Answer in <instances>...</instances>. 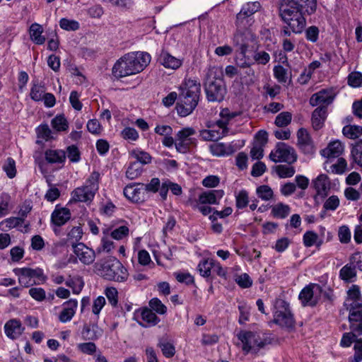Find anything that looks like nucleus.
Instances as JSON below:
<instances>
[{
	"mask_svg": "<svg viewBox=\"0 0 362 362\" xmlns=\"http://www.w3.org/2000/svg\"><path fill=\"white\" fill-rule=\"evenodd\" d=\"M151 56L146 52H132L121 57L112 67V74L117 78L136 74L149 64Z\"/></svg>",
	"mask_w": 362,
	"mask_h": 362,
	"instance_id": "obj_1",
	"label": "nucleus"
},
{
	"mask_svg": "<svg viewBox=\"0 0 362 362\" xmlns=\"http://www.w3.org/2000/svg\"><path fill=\"white\" fill-rule=\"evenodd\" d=\"M200 94V83L195 79H185L180 87L176 104L178 115L181 117L190 115L198 105Z\"/></svg>",
	"mask_w": 362,
	"mask_h": 362,
	"instance_id": "obj_2",
	"label": "nucleus"
},
{
	"mask_svg": "<svg viewBox=\"0 0 362 362\" xmlns=\"http://www.w3.org/2000/svg\"><path fill=\"white\" fill-rule=\"evenodd\" d=\"M279 16L295 34L302 33L305 28L306 16L308 15L305 7L280 2Z\"/></svg>",
	"mask_w": 362,
	"mask_h": 362,
	"instance_id": "obj_3",
	"label": "nucleus"
},
{
	"mask_svg": "<svg viewBox=\"0 0 362 362\" xmlns=\"http://www.w3.org/2000/svg\"><path fill=\"white\" fill-rule=\"evenodd\" d=\"M204 88L208 102L220 103L224 100L227 93V88L221 72H217L214 69H209Z\"/></svg>",
	"mask_w": 362,
	"mask_h": 362,
	"instance_id": "obj_4",
	"label": "nucleus"
},
{
	"mask_svg": "<svg viewBox=\"0 0 362 362\" xmlns=\"http://www.w3.org/2000/svg\"><path fill=\"white\" fill-rule=\"evenodd\" d=\"M238 337L243 343V350L246 354L249 352L257 354L261 349L272 344L273 341L269 335H260L251 331L241 332L238 334Z\"/></svg>",
	"mask_w": 362,
	"mask_h": 362,
	"instance_id": "obj_5",
	"label": "nucleus"
},
{
	"mask_svg": "<svg viewBox=\"0 0 362 362\" xmlns=\"http://www.w3.org/2000/svg\"><path fill=\"white\" fill-rule=\"evenodd\" d=\"M99 173L93 172L83 186L76 187L71 192V201L74 202H91L99 189Z\"/></svg>",
	"mask_w": 362,
	"mask_h": 362,
	"instance_id": "obj_6",
	"label": "nucleus"
},
{
	"mask_svg": "<svg viewBox=\"0 0 362 362\" xmlns=\"http://www.w3.org/2000/svg\"><path fill=\"white\" fill-rule=\"evenodd\" d=\"M100 274L105 279L117 282H124L129 276L127 269L115 257L107 259L101 265Z\"/></svg>",
	"mask_w": 362,
	"mask_h": 362,
	"instance_id": "obj_7",
	"label": "nucleus"
},
{
	"mask_svg": "<svg viewBox=\"0 0 362 362\" xmlns=\"http://www.w3.org/2000/svg\"><path fill=\"white\" fill-rule=\"evenodd\" d=\"M14 274L18 276V283L24 288L40 284L45 282L47 276L44 274L42 269L37 267L32 269L29 267L16 268Z\"/></svg>",
	"mask_w": 362,
	"mask_h": 362,
	"instance_id": "obj_8",
	"label": "nucleus"
},
{
	"mask_svg": "<svg viewBox=\"0 0 362 362\" xmlns=\"http://www.w3.org/2000/svg\"><path fill=\"white\" fill-rule=\"evenodd\" d=\"M261 8L259 1H252L245 4L240 12L236 15V28H250L254 23V14Z\"/></svg>",
	"mask_w": 362,
	"mask_h": 362,
	"instance_id": "obj_9",
	"label": "nucleus"
},
{
	"mask_svg": "<svg viewBox=\"0 0 362 362\" xmlns=\"http://www.w3.org/2000/svg\"><path fill=\"white\" fill-rule=\"evenodd\" d=\"M275 308L276 310L274 315V323L282 327H293L295 321L288 303L282 299H278L276 300Z\"/></svg>",
	"mask_w": 362,
	"mask_h": 362,
	"instance_id": "obj_10",
	"label": "nucleus"
},
{
	"mask_svg": "<svg viewBox=\"0 0 362 362\" xmlns=\"http://www.w3.org/2000/svg\"><path fill=\"white\" fill-rule=\"evenodd\" d=\"M269 158L274 163L292 164L296 161L297 155L293 148L285 143L279 142L275 149L270 153Z\"/></svg>",
	"mask_w": 362,
	"mask_h": 362,
	"instance_id": "obj_11",
	"label": "nucleus"
},
{
	"mask_svg": "<svg viewBox=\"0 0 362 362\" xmlns=\"http://www.w3.org/2000/svg\"><path fill=\"white\" fill-rule=\"evenodd\" d=\"M322 288L317 284H310L303 288L298 298L303 306H315L321 298Z\"/></svg>",
	"mask_w": 362,
	"mask_h": 362,
	"instance_id": "obj_12",
	"label": "nucleus"
},
{
	"mask_svg": "<svg viewBox=\"0 0 362 362\" xmlns=\"http://www.w3.org/2000/svg\"><path fill=\"white\" fill-rule=\"evenodd\" d=\"M255 35L250 30V28H237L234 33L233 42V45L238 47L240 54L245 57L250 42H253Z\"/></svg>",
	"mask_w": 362,
	"mask_h": 362,
	"instance_id": "obj_13",
	"label": "nucleus"
},
{
	"mask_svg": "<svg viewBox=\"0 0 362 362\" xmlns=\"http://www.w3.org/2000/svg\"><path fill=\"white\" fill-rule=\"evenodd\" d=\"M359 335L357 332L351 330L350 332L344 333L341 339L340 344L344 347H349L353 341H355L354 346L355 354L351 360L352 362L362 361V339H356V337Z\"/></svg>",
	"mask_w": 362,
	"mask_h": 362,
	"instance_id": "obj_14",
	"label": "nucleus"
},
{
	"mask_svg": "<svg viewBox=\"0 0 362 362\" xmlns=\"http://www.w3.org/2000/svg\"><path fill=\"white\" fill-rule=\"evenodd\" d=\"M349 328L362 334V304L358 302H353L351 304L349 315Z\"/></svg>",
	"mask_w": 362,
	"mask_h": 362,
	"instance_id": "obj_15",
	"label": "nucleus"
},
{
	"mask_svg": "<svg viewBox=\"0 0 362 362\" xmlns=\"http://www.w3.org/2000/svg\"><path fill=\"white\" fill-rule=\"evenodd\" d=\"M298 145L301 151L306 155H313L315 148L310 134L305 129L300 128L297 133Z\"/></svg>",
	"mask_w": 362,
	"mask_h": 362,
	"instance_id": "obj_16",
	"label": "nucleus"
},
{
	"mask_svg": "<svg viewBox=\"0 0 362 362\" xmlns=\"http://www.w3.org/2000/svg\"><path fill=\"white\" fill-rule=\"evenodd\" d=\"M144 185L134 183L126 186L124 189V195L133 202L139 203L144 200Z\"/></svg>",
	"mask_w": 362,
	"mask_h": 362,
	"instance_id": "obj_17",
	"label": "nucleus"
},
{
	"mask_svg": "<svg viewBox=\"0 0 362 362\" xmlns=\"http://www.w3.org/2000/svg\"><path fill=\"white\" fill-rule=\"evenodd\" d=\"M74 252L80 262L84 264L89 265L92 264L95 259V251L83 243H78L74 245Z\"/></svg>",
	"mask_w": 362,
	"mask_h": 362,
	"instance_id": "obj_18",
	"label": "nucleus"
},
{
	"mask_svg": "<svg viewBox=\"0 0 362 362\" xmlns=\"http://www.w3.org/2000/svg\"><path fill=\"white\" fill-rule=\"evenodd\" d=\"M24 331L21 322L18 319H11L7 321L4 325L6 335L11 339L18 338Z\"/></svg>",
	"mask_w": 362,
	"mask_h": 362,
	"instance_id": "obj_19",
	"label": "nucleus"
},
{
	"mask_svg": "<svg viewBox=\"0 0 362 362\" xmlns=\"http://www.w3.org/2000/svg\"><path fill=\"white\" fill-rule=\"evenodd\" d=\"M70 218V210L66 207H59V206H56L51 215V221L57 226L64 225Z\"/></svg>",
	"mask_w": 362,
	"mask_h": 362,
	"instance_id": "obj_20",
	"label": "nucleus"
},
{
	"mask_svg": "<svg viewBox=\"0 0 362 362\" xmlns=\"http://www.w3.org/2000/svg\"><path fill=\"white\" fill-rule=\"evenodd\" d=\"M223 195L224 192L222 189H213L202 192L199 196V204H217Z\"/></svg>",
	"mask_w": 362,
	"mask_h": 362,
	"instance_id": "obj_21",
	"label": "nucleus"
},
{
	"mask_svg": "<svg viewBox=\"0 0 362 362\" xmlns=\"http://www.w3.org/2000/svg\"><path fill=\"white\" fill-rule=\"evenodd\" d=\"M313 184L317 195L322 197L327 196L328 192L330 189V181L327 175H319L313 180Z\"/></svg>",
	"mask_w": 362,
	"mask_h": 362,
	"instance_id": "obj_22",
	"label": "nucleus"
},
{
	"mask_svg": "<svg viewBox=\"0 0 362 362\" xmlns=\"http://www.w3.org/2000/svg\"><path fill=\"white\" fill-rule=\"evenodd\" d=\"M334 96L331 90L322 89L313 94L310 99V104L313 106H317L320 104L329 105L332 103Z\"/></svg>",
	"mask_w": 362,
	"mask_h": 362,
	"instance_id": "obj_23",
	"label": "nucleus"
},
{
	"mask_svg": "<svg viewBox=\"0 0 362 362\" xmlns=\"http://www.w3.org/2000/svg\"><path fill=\"white\" fill-rule=\"evenodd\" d=\"M78 306L76 300L70 299L63 303V309L59 314V320L62 322L70 321L75 315Z\"/></svg>",
	"mask_w": 362,
	"mask_h": 362,
	"instance_id": "obj_24",
	"label": "nucleus"
},
{
	"mask_svg": "<svg viewBox=\"0 0 362 362\" xmlns=\"http://www.w3.org/2000/svg\"><path fill=\"white\" fill-rule=\"evenodd\" d=\"M158 62L165 68L171 69H177L182 64V59L175 57L163 50L160 54Z\"/></svg>",
	"mask_w": 362,
	"mask_h": 362,
	"instance_id": "obj_25",
	"label": "nucleus"
},
{
	"mask_svg": "<svg viewBox=\"0 0 362 362\" xmlns=\"http://www.w3.org/2000/svg\"><path fill=\"white\" fill-rule=\"evenodd\" d=\"M103 331L97 324H85L81 332L82 339L85 341H95L102 336Z\"/></svg>",
	"mask_w": 362,
	"mask_h": 362,
	"instance_id": "obj_26",
	"label": "nucleus"
},
{
	"mask_svg": "<svg viewBox=\"0 0 362 362\" xmlns=\"http://www.w3.org/2000/svg\"><path fill=\"white\" fill-rule=\"evenodd\" d=\"M344 151L342 144L338 141L330 142L327 147L321 151V155L326 158H337Z\"/></svg>",
	"mask_w": 362,
	"mask_h": 362,
	"instance_id": "obj_27",
	"label": "nucleus"
},
{
	"mask_svg": "<svg viewBox=\"0 0 362 362\" xmlns=\"http://www.w3.org/2000/svg\"><path fill=\"white\" fill-rule=\"evenodd\" d=\"M327 117L326 106L317 107L312 114V125L315 130L321 129Z\"/></svg>",
	"mask_w": 362,
	"mask_h": 362,
	"instance_id": "obj_28",
	"label": "nucleus"
},
{
	"mask_svg": "<svg viewBox=\"0 0 362 362\" xmlns=\"http://www.w3.org/2000/svg\"><path fill=\"white\" fill-rule=\"evenodd\" d=\"M280 2L305 7L309 16L313 14L317 9V0H281Z\"/></svg>",
	"mask_w": 362,
	"mask_h": 362,
	"instance_id": "obj_29",
	"label": "nucleus"
},
{
	"mask_svg": "<svg viewBox=\"0 0 362 362\" xmlns=\"http://www.w3.org/2000/svg\"><path fill=\"white\" fill-rule=\"evenodd\" d=\"M45 160L48 163H64L66 160V152L63 150L48 149L45 153Z\"/></svg>",
	"mask_w": 362,
	"mask_h": 362,
	"instance_id": "obj_30",
	"label": "nucleus"
},
{
	"mask_svg": "<svg viewBox=\"0 0 362 362\" xmlns=\"http://www.w3.org/2000/svg\"><path fill=\"white\" fill-rule=\"evenodd\" d=\"M82 228L81 226H74L68 232L65 243L67 245L70 244L74 248V245L79 243L78 241L82 238Z\"/></svg>",
	"mask_w": 362,
	"mask_h": 362,
	"instance_id": "obj_31",
	"label": "nucleus"
},
{
	"mask_svg": "<svg viewBox=\"0 0 362 362\" xmlns=\"http://www.w3.org/2000/svg\"><path fill=\"white\" fill-rule=\"evenodd\" d=\"M43 28L38 23H33L30 27V35L31 40L37 45H42L45 42V37L42 35Z\"/></svg>",
	"mask_w": 362,
	"mask_h": 362,
	"instance_id": "obj_32",
	"label": "nucleus"
},
{
	"mask_svg": "<svg viewBox=\"0 0 362 362\" xmlns=\"http://www.w3.org/2000/svg\"><path fill=\"white\" fill-rule=\"evenodd\" d=\"M356 276V266L350 264H346L339 271V277L346 282H353Z\"/></svg>",
	"mask_w": 362,
	"mask_h": 362,
	"instance_id": "obj_33",
	"label": "nucleus"
},
{
	"mask_svg": "<svg viewBox=\"0 0 362 362\" xmlns=\"http://www.w3.org/2000/svg\"><path fill=\"white\" fill-rule=\"evenodd\" d=\"M290 212V206L283 203H278L272 207V214L277 218H285Z\"/></svg>",
	"mask_w": 362,
	"mask_h": 362,
	"instance_id": "obj_34",
	"label": "nucleus"
},
{
	"mask_svg": "<svg viewBox=\"0 0 362 362\" xmlns=\"http://www.w3.org/2000/svg\"><path fill=\"white\" fill-rule=\"evenodd\" d=\"M210 152L216 156L229 155L233 153L234 150L231 146L228 148L223 143H215L210 146Z\"/></svg>",
	"mask_w": 362,
	"mask_h": 362,
	"instance_id": "obj_35",
	"label": "nucleus"
},
{
	"mask_svg": "<svg viewBox=\"0 0 362 362\" xmlns=\"http://www.w3.org/2000/svg\"><path fill=\"white\" fill-rule=\"evenodd\" d=\"M213 260L214 259L208 258L199 263L197 269L201 276L207 278L212 276Z\"/></svg>",
	"mask_w": 362,
	"mask_h": 362,
	"instance_id": "obj_36",
	"label": "nucleus"
},
{
	"mask_svg": "<svg viewBox=\"0 0 362 362\" xmlns=\"http://www.w3.org/2000/svg\"><path fill=\"white\" fill-rule=\"evenodd\" d=\"M290 165H278L274 166V169L280 178L291 177L294 175L296 170Z\"/></svg>",
	"mask_w": 362,
	"mask_h": 362,
	"instance_id": "obj_37",
	"label": "nucleus"
},
{
	"mask_svg": "<svg viewBox=\"0 0 362 362\" xmlns=\"http://www.w3.org/2000/svg\"><path fill=\"white\" fill-rule=\"evenodd\" d=\"M342 133L350 139H356L362 135V127L358 125H346L343 127Z\"/></svg>",
	"mask_w": 362,
	"mask_h": 362,
	"instance_id": "obj_38",
	"label": "nucleus"
},
{
	"mask_svg": "<svg viewBox=\"0 0 362 362\" xmlns=\"http://www.w3.org/2000/svg\"><path fill=\"white\" fill-rule=\"evenodd\" d=\"M23 223V218L19 217H10L0 222V230L6 231L16 228Z\"/></svg>",
	"mask_w": 362,
	"mask_h": 362,
	"instance_id": "obj_39",
	"label": "nucleus"
},
{
	"mask_svg": "<svg viewBox=\"0 0 362 362\" xmlns=\"http://www.w3.org/2000/svg\"><path fill=\"white\" fill-rule=\"evenodd\" d=\"M130 155L138 161V163H140L144 165L150 163L152 160V157L148 153L139 149L132 150Z\"/></svg>",
	"mask_w": 362,
	"mask_h": 362,
	"instance_id": "obj_40",
	"label": "nucleus"
},
{
	"mask_svg": "<svg viewBox=\"0 0 362 362\" xmlns=\"http://www.w3.org/2000/svg\"><path fill=\"white\" fill-rule=\"evenodd\" d=\"M51 124L53 129L57 132L66 131L68 129V122L63 115H57L51 121Z\"/></svg>",
	"mask_w": 362,
	"mask_h": 362,
	"instance_id": "obj_41",
	"label": "nucleus"
},
{
	"mask_svg": "<svg viewBox=\"0 0 362 362\" xmlns=\"http://www.w3.org/2000/svg\"><path fill=\"white\" fill-rule=\"evenodd\" d=\"M141 318L148 325H156L160 322V319L149 308H145L141 312Z\"/></svg>",
	"mask_w": 362,
	"mask_h": 362,
	"instance_id": "obj_42",
	"label": "nucleus"
},
{
	"mask_svg": "<svg viewBox=\"0 0 362 362\" xmlns=\"http://www.w3.org/2000/svg\"><path fill=\"white\" fill-rule=\"evenodd\" d=\"M351 153L354 162L362 167V140H359L352 145Z\"/></svg>",
	"mask_w": 362,
	"mask_h": 362,
	"instance_id": "obj_43",
	"label": "nucleus"
},
{
	"mask_svg": "<svg viewBox=\"0 0 362 362\" xmlns=\"http://www.w3.org/2000/svg\"><path fill=\"white\" fill-rule=\"evenodd\" d=\"M65 284L72 289L74 294H78L84 286L83 281L81 277L69 279L66 281Z\"/></svg>",
	"mask_w": 362,
	"mask_h": 362,
	"instance_id": "obj_44",
	"label": "nucleus"
},
{
	"mask_svg": "<svg viewBox=\"0 0 362 362\" xmlns=\"http://www.w3.org/2000/svg\"><path fill=\"white\" fill-rule=\"evenodd\" d=\"M195 132V130L192 127L184 128L177 133L176 141L193 143V139L190 138V136L194 135Z\"/></svg>",
	"mask_w": 362,
	"mask_h": 362,
	"instance_id": "obj_45",
	"label": "nucleus"
},
{
	"mask_svg": "<svg viewBox=\"0 0 362 362\" xmlns=\"http://www.w3.org/2000/svg\"><path fill=\"white\" fill-rule=\"evenodd\" d=\"M256 192L258 197L264 201L270 200L274 195V192L272 188L269 186L265 185L258 187L256 189Z\"/></svg>",
	"mask_w": 362,
	"mask_h": 362,
	"instance_id": "obj_46",
	"label": "nucleus"
},
{
	"mask_svg": "<svg viewBox=\"0 0 362 362\" xmlns=\"http://www.w3.org/2000/svg\"><path fill=\"white\" fill-rule=\"evenodd\" d=\"M292 119V114L289 112L279 113L275 119V124L279 127H284L288 125Z\"/></svg>",
	"mask_w": 362,
	"mask_h": 362,
	"instance_id": "obj_47",
	"label": "nucleus"
},
{
	"mask_svg": "<svg viewBox=\"0 0 362 362\" xmlns=\"http://www.w3.org/2000/svg\"><path fill=\"white\" fill-rule=\"evenodd\" d=\"M142 168L138 162H134L129 165L127 171L126 176L129 180H134L141 175Z\"/></svg>",
	"mask_w": 362,
	"mask_h": 362,
	"instance_id": "obj_48",
	"label": "nucleus"
},
{
	"mask_svg": "<svg viewBox=\"0 0 362 362\" xmlns=\"http://www.w3.org/2000/svg\"><path fill=\"white\" fill-rule=\"evenodd\" d=\"M249 203V196L246 190H240L235 195V204L238 209H244Z\"/></svg>",
	"mask_w": 362,
	"mask_h": 362,
	"instance_id": "obj_49",
	"label": "nucleus"
},
{
	"mask_svg": "<svg viewBox=\"0 0 362 362\" xmlns=\"http://www.w3.org/2000/svg\"><path fill=\"white\" fill-rule=\"evenodd\" d=\"M45 87L39 84H34L30 90V98L35 101H40L42 99L45 93Z\"/></svg>",
	"mask_w": 362,
	"mask_h": 362,
	"instance_id": "obj_50",
	"label": "nucleus"
},
{
	"mask_svg": "<svg viewBox=\"0 0 362 362\" xmlns=\"http://www.w3.org/2000/svg\"><path fill=\"white\" fill-rule=\"evenodd\" d=\"M158 345L160 348L163 356L166 358H171L175 355V348L171 343L160 341Z\"/></svg>",
	"mask_w": 362,
	"mask_h": 362,
	"instance_id": "obj_51",
	"label": "nucleus"
},
{
	"mask_svg": "<svg viewBox=\"0 0 362 362\" xmlns=\"http://www.w3.org/2000/svg\"><path fill=\"white\" fill-rule=\"evenodd\" d=\"M287 75V69L281 65H277L274 67V76L279 83H286L288 81Z\"/></svg>",
	"mask_w": 362,
	"mask_h": 362,
	"instance_id": "obj_52",
	"label": "nucleus"
},
{
	"mask_svg": "<svg viewBox=\"0 0 362 362\" xmlns=\"http://www.w3.org/2000/svg\"><path fill=\"white\" fill-rule=\"evenodd\" d=\"M36 133L39 139H42L45 141L52 139V131L47 124H40L36 129Z\"/></svg>",
	"mask_w": 362,
	"mask_h": 362,
	"instance_id": "obj_53",
	"label": "nucleus"
},
{
	"mask_svg": "<svg viewBox=\"0 0 362 362\" xmlns=\"http://www.w3.org/2000/svg\"><path fill=\"white\" fill-rule=\"evenodd\" d=\"M3 169L9 178H13L16 175L15 160L12 158H8L3 165Z\"/></svg>",
	"mask_w": 362,
	"mask_h": 362,
	"instance_id": "obj_54",
	"label": "nucleus"
},
{
	"mask_svg": "<svg viewBox=\"0 0 362 362\" xmlns=\"http://www.w3.org/2000/svg\"><path fill=\"white\" fill-rule=\"evenodd\" d=\"M201 136L206 141H216L223 137V134H220L219 130L205 129L201 132Z\"/></svg>",
	"mask_w": 362,
	"mask_h": 362,
	"instance_id": "obj_55",
	"label": "nucleus"
},
{
	"mask_svg": "<svg viewBox=\"0 0 362 362\" xmlns=\"http://www.w3.org/2000/svg\"><path fill=\"white\" fill-rule=\"evenodd\" d=\"M149 306L151 310H154L160 315H163L167 311L166 306L157 298H153L149 301Z\"/></svg>",
	"mask_w": 362,
	"mask_h": 362,
	"instance_id": "obj_56",
	"label": "nucleus"
},
{
	"mask_svg": "<svg viewBox=\"0 0 362 362\" xmlns=\"http://www.w3.org/2000/svg\"><path fill=\"white\" fill-rule=\"evenodd\" d=\"M61 28L68 31H75L79 28V23L74 20L62 18L59 21Z\"/></svg>",
	"mask_w": 362,
	"mask_h": 362,
	"instance_id": "obj_57",
	"label": "nucleus"
},
{
	"mask_svg": "<svg viewBox=\"0 0 362 362\" xmlns=\"http://www.w3.org/2000/svg\"><path fill=\"white\" fill-rule=\"evenodd\" d=\"M66 154L69 160L72 163H77L81 159V153L78 147L75 145L69 146L66 148Z\"/></svg>",
	"mask_w": 362,
	"mask_h": 362,
	"instance_id": "obj_58",
	"label": "nucleus"
},
{
	"mask_svg": "<svg viewBox=\"0 0 362 362\" xmlns=\"http://www.w3.org/2000/svg\"><path fill=\"white\" fill-rule=\"evenodd\" d=\"M317 237L318 235L313 230L306 231L303 236L304 245L306 247H310L313 246L317 242Z\"/></svg>",
	"mask_w": 362,
	"mask_h": 362,
	"instance_id": "obj_59",
	"label": "nucleus"
},
{
	"mask_svg": "<svg viewBox=\"0 0 362 362\" xmlns=\"http://www.w3.org/2000/svg\"><path fill=\"white\" fill-rule=\"evenodd\" d=\"M113 242L107 236H103L101 240V245L97 248V252H110L113 249Z\"/></svg>",
	"mask_w": 362,
	"mask_h": 362,
	"instance_id": "obj_60",
	"label": "nucleus"
},
{
	"mask_svg": "<svg viewBox=\"0 0 362 362\" xmlns=\"http://www.w3.org/2000/svg\"><path fill=\"white\" fill-rule=\"evenodd\" d=\"M348 84L354 88L361 86L362 74L357 71L351 72L348 76Z\"/></svg>",
	"mask_w": 362,
	"mask_h": 362,
	"instance_id": "obj_61",
	"label": "nucleus"
},
{
	"mask_svg": "<svg viewBox=\"0 0 362 362\" xmlns=\"http://www.w3.org/2000/svg\"><path fill=\"white\" fill-rule=\"evenodd\" d=\"M339 240L341 243H349L351 240V231L348 226H342L338 230Z\"/></svg>",
	"mask_w": 362,
	"mask_h": 362,
	"instance_id": "obj_62",
	"label": "nucleus"
},
{
	"mask_svg": "<svg viewBox=\"0 0 362 362\" xmlns=\"http://www.w3.org/2000/svg\"><path fill=\"white\" fill-rule=\"evenodd\" d=\"M78 349L83 354L93 355L95 353L97 347L95 343L88 341L78 344Z\"/></svg>",
	"mask_w": 362,
	"mask_h": 362,
	"instance_id": "obj_63",
	"label": "nucleus"
},
{
	"mask_svg": "<svg viewBox=\"0 0 362 362\" xmlns=\"http://www.w3.org/2000/svg\"><path fill=\"white\" fill-rule=\"evenodd\" d=\"M235 281L238 285L243 288H250L252 285V280L246 273L242 274L237 276Z\"/></svg>",
	"mask_w": 362,
	"mask_h": 362,
	"instance_id": "obj_64",
	"label": "nucleus"
}]
</instances>
